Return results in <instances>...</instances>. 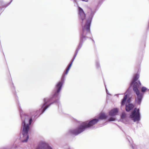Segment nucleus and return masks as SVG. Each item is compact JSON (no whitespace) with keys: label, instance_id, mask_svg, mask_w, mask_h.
I'll use <instances>...</instances> for the list:
<instances>
[{"label":"nucleus","instance_id":"nucleus-20","mask_svg":"<svg viewBox=\"0 0 149 149\" xmlns=\"http://www.w3.org/2000/svg\"><path fill=\"white\" fill-rule=\"evenodd\" d=\"M72 63L70 62L69 63V64L68 65L72 66Z\"/></svg>","mask_w":149,"mask_h":149},{"label":"nucleus","instance_id":"nucleus-26","mask_svg":"<svg viewBox=\"0 0 149 149\" xmlns=\"http://www.w3.org/2000/svg\"><path fill=\"white\" fill-rule=\"evenodd\" d=\"M85 0H81L82 1H85Z\"/></svg>","mask_w":149,"mask_h":149},{"label":"nucleus","instance_id":"nucleus-6","mask_svg":"<svg viewBox=\"0 0 149 149\" xmlns=\"http://www.w3.org/2000/svg\"><path fill=\"white\" fill-rule=\"evenodd\" d=\"M136 87L133 88V90L136 95L135 98L136 103L138 104H140L143 98L144 93L147 92L148 88L146 87L143 86L141 88V93H140L139 88L140 86H136Z\"/></svg>","mask_w":149,"mask_h":149},{"label":"nucleus","instance_id":"nucleus-22","mask_svg":"<svg viewBox=\"0 0 149 149\" xmlns=\"http://www.w3.org/2000/svg\"><path fill=\"white\" fill-rule=\"evenodd\" d=\"M147 92L148 93V94H149V89L148 88V91Z\"/></svg>","mask_w":149,"mask_h":149},{"label":"nucleus","instance_id":"nucleus-9","mask_svg":"<svg viewBox=\"0 0 149 149\" xmlns=\"http://www.w3.org/2000/svg\"><path fill=\"white\" fill-rule=\"evenodd\" d=\"M64 148L66 149H71L70 146L68 145H65L63 146ZM31 149H53L49 145L44 141L40 142L38 145L35 147Z\"/></svg>","mask_w":149,"mask_h":149},{"label":"nucleus","instance_id":"nucleus-19","mask_svg":"<svg viewBox=\"0 0 149 149\" xmlns=\"http://www.w3.org/2000/svg\"><path fill=\"white\" fill-rule=\"evenodd\" d=\"M70 68V67L67 66V68L66 69L68 71H69Z\"/></svg>","mask_w":149,"mask_h":149},{"label":"nucleus","instance_id":"nucleus-23","mask_svg":"<svg viewBox=\"0 0 149 149\" xmlns=\"http://www.w3.org/2000/svg\"><path fill=\"white\" fill-rule=\"evenodd\" d=\"M124 94L123 93H121V94H118L117 95H123Z\"/></svg>","mask_w":149,"mask_h":149},{"label":"nucleus","instance_id":"nucleus-8","mask_svg":"<svg viewBox=\"0 0 149 149\" xmlns=\"http://www.w3.org/2000/svg\"><path fill=\"white\" fill-rule=\"evenodd\" d=\"M125 93L123 98L121 102V109L122 110L123 107L125 105V109L127 112H129L134 108V105L131 103L127 104V102H129V99L128 98L127 100V95Z\"/></svg>","mask_w":149,"mask_h":149},{"label":"nucleus","instance_id":"nucleus-13","mask_svg":"<svg viewBox=\"0 0 149 149\" xmlns=\"http://www.w3.org/2000/svg\"><path fill=\"white\" fill-rule=\"evenodd\" d=\"M127 139L129 142L130 143V144H131V143L130 140L128 139ZM130 146L133 149H136V146L134 144L133 145L132 144H130Z\"/></svg>","mask_w":149,"mask_h":149},{"label":"nucleus","instance_id":"nucleus-1","mask_svg":"<svg viewBox=\"0 0 149 149\" xmlns=\"http://www.w3.org/2000/svg\"><path fill=\"white\" fill-rule=\"evenodd\" d=\"M68 71L66 70L64 72L61 77V79L56 84L55 87L49 97L45 98L43 99V102L41 107L38 110H31L30 115L25 113L22 110L19 101L17 102L18 107L19 111L22 120V126L21 131H29L32 122L35 120L41 115L52 104L56 103L58 107V110L60 107V93L61 90L62 86L65 79V75H67Z\"/></svg>","mask_w":149,"mask_h":149},{"label":"nucleus","instance_id":"nucleus-2","mask_svg":"<svg viewBox=\"0 0 149 149\" xmlns=\"http://www.w3.org/2000/svg\"><path fill=\"white\" fill-rule=\"evenodd\" d=\"M107 120L109 121H113V118H110L109 116L104 112L100 113L97 117V118H92L84 122H80L75 120L79 123V125L75 129H70L68 131V133L70 134L77 136L86 130L88 129H93L95 127L94 125L97 123L100 120Z\"/></svg>","mask_w":149,"mask_h":149},{"label":"nucleus","instance_id":"nucleus-11","mask_svg":"<svg viewBox=\"0 0 149 149\" xmlns=\"http://www.w3.org/2000/svg\"><path fill=\"white\" fill-rule=\"evenodd\" d=\"M119 110L117 108H114L109 112V116L110 118H113V121L114 119L113 118L114 116L118 114Z\"/></svg>","mask_w":149,"mask_h":149},{"label":"nucleus","instance_id":"nucleus-18","mask_svg":"<svg viewBox=\"0 0 149 149\" xmlns=\"http://www.w3.org/2000/svg\"><path fill=\"white\" fill-rule=\"evenodd\" d=\"M106 92L107 94V95H110V94L109 93L108 91H106Z\"/></svg>","mask_w":149,"mask_h":149},{"label":"nucleus","instance_id":"nucleus-4","mask_svg":"<svg viewBox=\"0 0 149 149\" xmlns=\"http://www.w3.org/2000/svg\"><path fill=\"white\" fill-rule=\"evenodd\" d=\"M73 1V2L74 3V6H76L78 8V20L81 25L82 26V29L83 28V26H86V24L87 22L89 19L91 20V25L93 18L94 15L93 16V17H92V18L91 19H90V14L91 13V9L92 10L94 11V8H95V6L93 8V9H92L91 8H88V9H89L90 11L89 12H88V18L87 19H86V14L85 13L83 9L81 8V7L79 6L78 3L77 2V1L76 0H75L74 1Z\"/></svg>","mask_w":149,"mask_h":149},{"label":"nucleus","instance_id":"nucleus-15","mask_svg":"<svg viewBox=\"0 0 149 149\" xmlns=\"http://www.w3.org/2000/svg\"><path fill=\"white\" fill-rule=\"evenodd\" d=\"M0 149H12V146H7L2 147Z\"/></svg>","mask_w":149,"mask_h":149},{"label":"nucleus","instance_id":"nucleus-17","mask_svg":"<svg viewBox=\"0 0 149 149\" xmlns=\"http://www.w3.org/2000/svg\"><path fill=\"white\" fill-rule=\"evenodd\" d=\"M12 85H13V87L12 88V90H15V87L14 86V84L13 83L12 84Z\"/></svg>","mask_w":149,"mask_h":149},{"label":"nucleus","instance_id":"nucleus-10","mask_svg":"<svg viewBox=\"0 0 149 149\" xmlns=\"http://www.w3.org/2000/svg\"><path fill=\"white\" fill-rule=\"evenodd\" d=\"M104 0H98L97 3L95 5L94 10H92L91 9V13L90 16V19H91L94 15H95L96 12L98 10Z\"/></svg>","mask_w":149,"mask_h":149},{"label":"nucleus","instance_id":"nucleus-25","mask_svg":"<svg viewBox=\"0 0 149 149\" xmlns=\"http://www.w3.org/2000/svg\"><path fill=\"white\" fill-rule=\"evenodd\" d=\"M88 1V0H85V2H87Z\"/></svg>","mask_w":149,"mask_h":149},{"label":"nucleus","instance_id":"nucleus-14","mask_svg":"<svg viewBox=\"0 0 149 149\" xmlns=\"http://www.w3.org/2000/svg\"><path fill=\"white\" fill-rule=\"evenodd\" d=\"M96 67L97 68L100 69V64L99 62L98 61H97L96 62Z\"/></svg>","mask_w":149,"mask_h":149},{"label":"nucleus","instance_id":"nucleus-12","mask_svg":"<svg viewBox=\"0 0 149 149\" xmlns=\"http://www.w3.org/2000/svg\"><path fill=\"white\" fill-rule=\"evenodd\" d=\"M13 0H10V1L7 4L5 3L3 1H0V2H3V6H2V7H1V11L3 8H6L7 6H8L10 4V3H11L12 1H13Z\"/></svg>","mask_w":149,"mask_h":149},{"label":"nucleus","instance_id":"nucleus-21","mask_svg":"<svg viewBox=\"0 0 149 149\" xmlns=\"http://www.w3.org/2000/svg\"><path fill=\"white\" fill-rule=\"evenodd\" d=\"M105 89H106V91H108V90L107 89V87H106V85L105 84Z\"/></svg>","mask_w":149,"mask_h":149},{"label":"nucleus","instance_id":"nucleus-16","mask_svg":"<svg viewBox=\"0 0 149 149\" xmlns=\"http://www.w3.org/2000/svg\"><path fill=\"white\" fill-rule=\"evenodd\" d=\"M75 59V58H74L73 57L72 58L71 60V61H70V62L73 63V62L74 61V60Z\"/></svg>","mask_w":149,"mask_h":149},{"label":"nucleus","instance_id":"nucleus-7","mask_svg":"<svg viewBox=\"0 0 149 149\" xmlns=\"http://www.w3.org/2000/svg\"><path fill=\"white\" fill-rule=\"evenodd\" d=\"M139 77V74L137 72L135 74L133 77L130 83V86L127 89L126 92L125 93H127L129 94L130 93V89L131 87L132 88V89L136 86H140L141 85V83L139 80H138Z\"/></svg>","mask_w":149,"mask_h":149},{"label":"nucleus","instance_id":"nucleus-3","mask_svg":"<svg viewBox=\"0 0 149 149\" xmlns=\"http://www.w3.org/2000/svg\"><path fill=\"white\" fill-rule=\"evenodd\" d=\"M91 21V20L88 19L86 26H83V28L80 31L79 42L73 57L74 58H75L79 51L82 47L84 42L87 38L91 40L94 44L95 43L94 40L92 38L88 37L91 34L90 30Z\"/></svg>","mask_w":149,"mask_h":149},{"label":"nucleus","instance_id":"nucleus-27","mask_svg":"<svg viewBox=\"0 0 149 149\" xmlns=\"http://www.w3.org/2000/svg\"><path fill=\"white\" fill-rule=\"evenodd\" d=\"M70 0L72 1H74L75 0Z\"/></svg>","mask_w":149,"mask_h":149},{"label":"nucleus","instance_id":"nucleus-24","mask_svg":"<svg viewBox=\"0 0 149 149\" xmlns=\"http://www.w3.org/2000/svg\"><path fill=\"white\" fill-rule=\"evenodd\" d=\"M68 67H70V68H71V66L70 65H68Z\"/></svg>","mask_w":149,"mask_h":149},{"label":"nucleus","instance_id":"nucleus-5","mask_svg":"<svg viewBox=\"0 0 149 149\" xmlns=\"http://www.w3.org/2000/svg\"><path fill=\"white\" fill-rule=\"evenodd\" d=\"M140 111L139 108L136 107L130 113L129 117H127L125 114H123L122 116L123 121L125 124H129L130 123L131 120H132L134 122H136L137 123H138L141 118Z\"/></svg>","mask_w":149,"mask_h":149}]
</instances>
